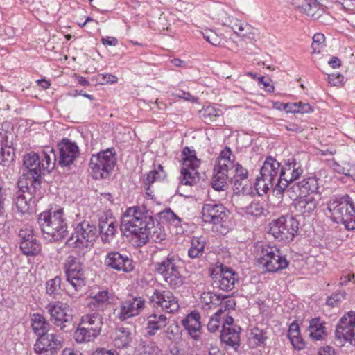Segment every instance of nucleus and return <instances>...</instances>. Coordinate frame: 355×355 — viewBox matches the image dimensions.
Instances as JSON below:
<instances>
[{"mask_svg":"<svg viewBox=\"0 0 355 355\" xmlns=\"http://www.w3.org/2000/svg\"><path fill=\"white\" fill-rule=\"evenodd\" d=\"M121 230L126 237H130L137 247L144 245L149 240L159 243L166 234L153 212L144 206L128 208L123 214Z\"/></svg>","mask_w":355,"mask_h":355,"instance_id":"obj_1","label":"nucleus"},{"mask_svg":"<svg viewBox=\"0 0 355 355\" xmlns=\"http://www.w3.org/2000/svg\"><path fill=\"white\" fill-rule=\"evenodd\" d=\"M56 161L55 150L49 146H46L40 154L28 153L23 159L24 166L31 176L32 182L38 184L42 174H44L45 171L51 172L54 168Z\"/></svg>","mask_w":355,"mask_h":355,"instance_id":"obj_2","label":"nucleus"},{"mask_svg":"<svg viewBox=\"0 0 355 355\" xmlns=\"http://www.w3.org/2000/svg\"><path fill=\"white\" fill-rule=\"evenodd\" d=\"M37 223L44 238L49 241H58L67 236V224L62 208L41 213Z\"/></svg>","mask_w":355,"mask_h":355,"instance_id":"obj_3","label":"nucleus"},{"mask_svg":"<svg viewBox=\"0 0 355 355\" xmlns=\"http://www.w3.org/2000/svg\"><path fill=\"white\" fill-rule=\"evenodd\" d=\"M329 217L336 223H342L348 230H355V205L349 195L334 197L327 203Z\"/></svg>","mask_w":355,"mask_h":355,"instance_id":"obj_4","label":"nucleus"},{"mask_svg":"<svg viewBox=\"0 0 355 355\" xmlns=\"http://www.w3.org/2000/svg\"><path fill=\"white\" fill-rule=\"evenodd\" d=\"M230 211L222 204L205 202L201 210V218L205 223L212 225L213 230L225 234L229 230Z\"/></svg>","mask_w":355,"mask_h":355,"instance_id":"obj_5","label":"nucleus"},{"mask_svg":"<svg viewBox=\"0 0 355 355\" xmlns=\"http://www.w3.org/2000/svg\"><path fill=\"white\" fill-rule=\"evenodd\" d=\"M281 164L274 157L268 156L260 169L254 188L259 196L266 194L270 189L275 190V184L280 181Z\"/></svg>","mask_w":355,"mask_h":355,"instance_id":"obj_6","label":"nucleus"},{"mask_svg":"<svg viewBox=\"0 0 355 355\" xmlns=\"http://www.w3.org/2000/svg\"><path fill=\"white\" fill-rule=\"evenodd\" d=\"M181 263V259L178 255L168 254L155 264L156 272L172 288H178L184 283V277L180 272Z\"/></svg>","mask_w":355,"mask_h":355,"instance_id":"obj_7","label":"nucleus"},{"mask_svg":"<svg viewBox=\"0 0 355 355\" xmlns=\"http://www.w3.org/2000/svg\"><path fill=\"white\" fill-rule=\"evenodd\" d=\"M116 164V155L114 148H107L92 155L89 162V170L94 179L108 177Z\"/></svg>","mask_w":355,"mask_h":355,"instance_id":"obj_8","label":"nucleus"},{"mask_svg":"<svg viewBox=\"0 0 355 355\" xmlns=\"http://www.w3.org/2000/svg\"><path fill=\"white\" fill-rule=\"evenodd\" d=\"M269 233L276 239L289 243L293 241L299 230V222L291 215L282 216L270 223Z\"/></svg>","mask_w":355,"mask_h":355,"instance_id":"obj_9","label":"nucleus"},{"mask_svg":"<svg viewBox=\"0 0 355 355\" xmlns=\"http://www.w3.org/2000/svg\"><path fill=\"white\" fill-rule=\"evenodd\" d=\"M97 238V228L89 221L78 223L66 244L73 248L84 249L92 246Z\"/></svg>","mask_w":355,"mask_h":355,"instance_id":"obj_10","label":"nucleus"},{"mask_svg":"<svg viewBox=\"0 0 355 355\" xmlns=\"http://www.w3.org/2000/svg\"><path fill=\"white\" fill-rule=\"evenodd\" d=\"M209 273L215 287L228 292L234 290L239 284V274L232 268L221 263H216L209 269Z\"/></svg>","mask_w":355,"mask_h":355,"instance_id":"obj_11","label":"nucleus"},{"mask_svg":"<svg viewBox=\"0 0 355 355\" xmlns=\"http://www.w3.org/2000/svg\"><path fill=\"white\" fill-rule=\"evenodd\" d=\"M259 265L268 272H275L287 268L288 261L277 246L263 245L261 246Z\"/></svg>","mask_w":355,"mask_h":355,"instance_id":"obj_12","label":"nucleus"},{"mask_svg":"<svg viewBox=\"0 0 355 355\" xmlns=\"http://www.w3.org/2000/svg\"><path fill=\"white\" fill-rule=\"evenodd\" d=\"M182 164L180 182L183 185H193L198 180V168L200 160L189 147H185L182 151Z\"/></svg>","mask_w":355,"mask_h":355,"instance_id":"obj_13","label":"nucleus"},{"mask_svg":"<svg viewBox=\"0 0 355 355\" xmlns=\"http://www.w3.org/2000/svg\"><path fill=\"white\" fill-rule=\"evenodd\" d=\"M64 271L67 281L76 291H80L86 284L83 265L80 258L69 255L64 263Z\"/></svg>","mask_w":355,"mask_h":355,"instance_id":"obj_14","label":"nucleus"},{"mask_svg":"<svg viewBox=\"0 0 355 355\" xmlns=\"http://www.w3.org/2000/svg\"><path fill=\"white\" fill-rule=\"evenodd\" d=\"M304 170L301 164L294 158L288 159L283 166H281L280 181L277 182L275 191L277 194H282L291 182L298 179Z\"/></svg>","mask_w":355,"mask_h":355,"instance_id":"obj_15","label":"nucleus"},{"mask_svg":"<svg viewBox=\"0 0 355 355\" xmlns=\"http://www.w3.org/2000/svg\"><path fill=\"white\" fill-rule=\"evenodd\" d=\"M149 300L153 307L168 313H175L180 309L178 297L168 290L155 289Z\"/></svg>","mask_w":355,"mask_h":355,"instance_id":"obj_16","label":"nucleus"},{"mask_svg":"<svg viewBox=\"0 0 355 355\" xmlns=\"http://www.w3.org/2000/svg\"><path fill=\"white\" fill-rule=\"evenodd\" d=\"M230 178L234 193L236 195L248 196L252 193V183L249 180V172L240 163L236 162Z\"/></svg>","mask_w":355,"mask_h":355,"instance_id":"obj_17","label":"nucleus"},{"mask_svg":"<svg viewBox=\"0 0 355 355\" xmlns=\"http://www.w3.org/2000/svg\"><path fill=\"white\" fill-rule=\"evenodd\" d=\"M46 309L51 316V320L61 329L65 327V323H69L72 320L71 309L67 304L60 301H55L49 303Z\"/></svg>","mask_w":355,"mask_h":355,"instance_id":"obj_18","label":"nucleus"},{"mask_svg":"<svg viewBox=\"0 0 355 355\" xmlns=\"http://www.w3.org/2000/svg\"><path fill=\"white\" fill-rule=\"evenodd\" d=\"M104 263L112 270L125 273L132 272L135 268L132 259L119 251L109 252L105 257Z\"/></svg>","mask_w":355,"mask_h":355,"instance_id":"obj_19","label":"nucleus"},{"mask_svg":"<svg viewBox=\"0 0 355 355\" xmlns=\"http://www.w3.org/2000/svg\"><path fill=\"white\" fill-rule=\"evenodd\" d=\"M62 347L59 336L55 334H49L38 337L35 345L34 351L37 355H55Z\"/></svg>","mask_w":355,"mask_h":355,"instance_id":"obj_20","label":"nucleus"},{"mask_svg":"<svg viewBox=\"0 0 355 355\" xmlns=\"http://www.w3.org/2000/svg\"><path fill=\"white\" fill-rule=\"evenodd\" d=\"M59 150L58 164L62 166H68L72 164L78 157L79 149L75 142L67 138H64L58 144Z\"/></svg>","mask_w":355,"mask_h":355,"instance_id":"obj_21","label":"nucleus"},{"mask_svg":"<svg viewBox=\"0 0 355 355\" xmlns=\"http://www.w3.org/2000/svg\"><path fill=\"white\" fill-rule=\"evenodd\" d=\"M145 301L142 297H131L122 302L117 316L121 320H125L139 314L144 307Z\"/></svg>","mask_w":355,"mask_h":355,"instance_id":"obj_22","label":"nucleus"},{"mask_svg":"<svg viewBox=\"0 0 355 355\" xmlns=\"http://www.w3.org/2000/svg\"><path fill=\"white\" fill-rule=\"evenodd\" d=\"M318 194H307L300 196L293 201L295 211L303 216H309L318 205Z\"/></svg>","mask_w":355,"mask_h":355,"instance_id":"obj_23","label":"nucleus"},{"mask_svg":"<svg viewBox=\"0 0 355 355\" xmlns=\"http://www.w3.org/2000/svg\"><path fill=\"white\" fill-rule=\"evenodd\" d=\"M100 235L103 243H110L116 233V223L112 217H101L98 223Z\"/></svg>","mask_w":355,"mask_h":355,"instance_id":"obj_24","label":"nucleus"},{"mask_svg":"<svg viewBox=\"0 0 355 355\" xmlns=\"http://www.w3.org/2000/svg\"><path fill=\"white\" fill-rule=\"evenodd\" d=\"M199 313L193 311L182 321V324L192 338L198 340L201 335L202 325Z\"/></svg>","mask_w":355,"mask_h":355,"instance_id":"obj_25","label":"nucleus"},{"mask_svg":"<svg viewBox=\"0 0 355 355\" xmlns=\"http://www.w3.org/2000/svg\"><path fill=\"white\" fill-rule=\"evenodd\" d=\"M240 327H226L222 329L220 333L221 341L232 347L235 350L240 346Z\"/></svg>","mask_w":355,"mask_h":355,"instance_id":"obj_26","label":"nucleus"},{"mask_svg":"<svg viewBox=\"0 0 355 355\" xmlns=\"http://www.w3.org/2000/svg\"><path fill=\"white\" fill-rule=\"evenodd\" d=\"M168 323V318L161 313H153L147 318V334L154 336L157 331L164 329Z\"/></svg>","mask_w":355,"mask_h":355,"instance_id":"obj_27","label":"nucleus"},{"mask_svg":"<svg viewBox=\"0 0 355 355\" xmlns=\"http://www.w3.org/2000/svg\"><path fill=\"white\" fill-rule=\"evenodd\" d=\"M235 157L230 147L226 146L223 150L220 151L218 157L216 160L215 168L220 169L225 172L229 171L230 168L234 169Z\"/></svg>","mask_w":355,"mask_h":355,"instance_id":"obj_28","label":"nucleus"},{"mask_svg":"<svg viewBox=\"0 0 355 355\" xmlns=\"http://www.w3.org/2000/svg\"><path fill=\"white\" fill-rule=\"evenodd\" d=\"M325 322L320 318H315L310 320L309 331V336L313 340H322L327 336Z\"/></svg>","mask_w":355,"mask_h":355,"instance_id":"obj_29","label":"nucleus"},{"mask_svg":"<svg viewBox=\"0 0 355 355\" xmlns=\"http://www.w3.org/2000/svg\"><path fill=\"white\" fill-rule=\"evenodd\" d=\"M33 332L39 337L48 334L49 324L46 318L40 313H33L31 318Z\"/></svg>","mask_w":355,"mask_h":355,"instance_id":"obj_30","label":"nucleus"},{"mask_svg":"<svg viewBox=\"0 0 355 355\" xmlns=\"http://www.w3.org/2000/svg\"><path fill=\"white\" fill-rule=\"evenodd\" d=\"M131 332L129 329L121 327L115 330L113 344L115 347L119 349H123L126 347L130 343Z\"/></svg>","mask_w":355,"mask_h":355,"instance_id":"obj_31","label":"nucleus"},{"mask_svg":"<svg viewBox=\"0 0 355 355\" xmlns=\"http://www.w3.org/2000/svg\"><path fill=\"white\" fill-rule=\"evenodd\" d=\"M80 322L85 325L93 330L98 334H100L102 326L101 315L98 313H88L82 316Z\"/></svg>","mask_w":355,"mask_h":355,"instance_id":"obj_32","label":"nucleus"},{"mask_svg":"<svg viewBox=\"0 0 355 355\" xmlns=\"http://www.w3.org/2000/svg\"><path fill=\"white\" fill-rule=\"evenodd\" d=\"M98 335L97 333L83 325L82 322H80L78 328L74 332V338L77 343H83L93 340Z\"/></svg>","mask_w":355,"mask_h":355,"instance_id":"obj_33","label":"nucleus"},{"mask_svg":"<svg viewBox=\"0 0 355 355\" xmlns=\"http://www.w3.org/2000/svg\"><path fill=\"white\" fill-rule=\"evenodd\" d=\"M200 117L206 123L216 121V118L223 114V111L215 105H207L202 107L199 112Z\"/></svg>","mask_w":355,"mask_h":355,"instance_id":"obj_34","label":"nucleus"},{"mask_svg":"<svg viewBox=\"0 0 355 355\" xmlns=\"http://www.w3.org/2000/svg\"><path fill=\"white\" fill-rule=\"evenodd\" d=\"M205 241L202 237L194 236L191 241V247L188 255L191 259L200 257L205 250Z\"/></svg>","mask_w":355,"mask_h":355,"instance_id":"obj_35","label":"nucleus"},{"mask_svg":"<svg viewBox=\"0 0 355 355\" xmlns=\"http://www.w3.org/2000/svg\"><path fill=\"white\" fill-rule=\"evenodd\" d=\"M108 299L109 293L107 291H99L92 297L89 306L97 311H103L109 304Z\"/></svg>","mask_w":355,"mask_h":355,"instance_id":"obj_36","label":"nucleus"},{"mask_svg":"<svg viewBox=\"0 0 355 355\" xmlns=\"http://www.w3.org/2000/svg\"><path fill=\"white\" fill-rule=\"evenodd\" d=\"M227 172L214 168V174L211 181L213 189L216 191H224L227 187Z\"/></svg>","mask_w":355,"mask_h":355,"instance_id":"obj_37","label":"nucleus"},{"mask_svg":"<svg viewBox=\"0 0 355 355\" xmlns=\"http://www.w3.org/2000/svg\"><path fill=\"white\" fill-rule=\"evenodd\" d=\"M297 187L300 190L301 194H318L316 193L318 188V182L313 177H309L299 182Z\"/></svg>","mask_w":355,"mask_h":355,"instance_id":"obj_38","label":"nucleus"},{"mask_svg":"<svg viewBox=\"0 0 355 355\" xmlns=\"http://www.w3.org/2000/svg\"><path fill=\"white\" fill-rule=\"evenodd\" d=\"M201 302L207 309H216L223 304V299L219 295L212 292H205L201 295Z\"/></svg>","mask_w":355,"mask_h":355,"instance_id":"obj_39","label":"nucleus"},{"mask_svg":"<svg viewBox=\"0 0 355 355\" xmlns=\"http://www.w3.org/2000/svg\"><path fill=\"white\" fill-rule=\"evenodd\" d=\"M354 336V329H345L342 327L336 326L335 330V338L342 345L346 342L352 343Z\"/></svg>","mask_w":355,"mask_h":355,"instance_id":"obj_40","label":"nucleus"},{"mask_svg":"<svg viewBox=\"0 0 355 355\" xmlns=\"http://www.w3.org/2000/svg\"><path fill=\"white\" fill-rule=\"evenodd\" d=\"M20 248L26 255H35L40 251V244L36 237L20 242Z\"/></svg>","mask_w":355,"mask_h":355,"instance_id":"obj_41","label":"nucleus"},{"mask_svg":"<svg viewBox=\"0 0 355 355\" xmlns=\"http://www.w3.org/2000/svg\"><path fill=\"white\" fill-rule=\"evenodd\" d=\"M61 282L62 279L58 276L47 281L46 284V293L53 298H57L58 297L60 296Z\"/></svg>","mask_w":355,"mask_h":355,"instance_id":"obj_42","label":"nucleus"},{"mask_svg":"<svg viewBox=\"0 0 355 355\" xmlns=\"http://www.w3.org/2000/svg\"><path fill=\"white\" fill-rule=\"evenodd\" d=\"M15 203L19 212L26 214L29 211L31 205V198L28 199L25 194L17 193Z\"/></svg>","mask_w":355,"mask_h":355,"instance_id":"obj_43","label":"nucleus"},{"mask_svg":"<svg viewBox=\"0 0 355 355\" xmlns=\"http://www.w3.org/2000/svg\"><path fill=\"white\" fill-rule=\"evenodd\" d=\"M231 23L232 28L236 34L244 36L250 33L251 26L248 23L238 19L232 21Z\"/></svg>","mask_w":355,"mask_h":355,"instance_id":"obj_44","label":"nucleus"},{"mask_svg":"<svg viewBox=\"0 0 355 355\" xmlns=\"http://www.w3.org/2000/svg\"><path fill=\"white\" fill-rule=\"evenodd\" d=\"M15 159L14 149L10 146H2L0 148V164L7 165Z\"/></svg>","mask_w":355,"mask_h":355,"instance_id":"obj_45","label":"nucleus"},{"mask_svg":"<svg viewBox=\"0 0 355 355\" xmlns=\"http://www.w3.org/2000/svg\"><path fill=\"white\" fill-rule=\"evenodd\" d=\"M161 218L175 226H178L181 222V218L178 216L171 209H166L160 213Z\"/></svg>","mask_w":355,"mask_h":355,"instance_id":"obj_46","label":"nucleus"},{"mask_svg":"<svg viewBox=\"0 0 355 355\" xmlns=\"http://www.w3.org/2000/svg\"><path fill=\"white\" fill-rule=\"evenodd\" d=\"M245 212L251 216H260L264 214L265 209L261 203L259 202H252L245 207Z\"/></svg>","mask_w":355,"mask_h":355,"instance_id":"obj_47","label":"nucleus"},{"mask_svg":"<svg viewBox=\"0 0 355 355\" xmlns=\"http://www.w3.org/2000/svg\"><path fill=\"white\" fill-rule=\"evenodd\" d=\"M337 326L344 328L354 329L355 327V312L350 311L344 315L339 321Z\"/></svg>","mask_w":355,"mask_h":355,"instance_id":"obj_48","label":"nucleus"},{"mask_svg":"<svg viewBox=\"0 0 355 355\" xmlns=\"http://www.w3.org/2000/svg\"><path fill=\"white\" fill-rule=\"evenodd\" d=\"M143 351L144 354L148 355H159L161 353L159 346L153 340H147L144 343Z\"/></svg>","mask_w":355,"mask_h":355,"instance_id":"obj_49","label":"nucleus"},{"mask_svg":"<svg viewBox=\"0 0 355 355\" xmlns=\"http://www.w3.org/2000/svg\"><path fill=\"white\" fill-rule=\"evenodd\" d=\"M222 313L223 309L220 308L214 313V316L210 318L207 324V329L209 331L215 332L218 329L220 324V318Z\"/></svg>","mask_w":355,"mask_h":355,"instance_id":"obj_50","label":"nucleus"},{"mask_svg":"<svg viewBox=\"0 0 355 355\" xmlns=\"http://www.w3.org/2000/svg\"><path fill=\"white\" fill-rule=\"evenodd\" d=\"M325 37L322 33H315L313 37L311 47L314 53H319L324 46Z\"/></svg>","mask_w":355,"mask_h":355,"instance_id":"obj_51","label":"nucleus"},{"mask_svg":"<svg viewBox=\"0 0 355 355\" xmlns=\"http://www.w3.org/2000/svg\"><path fill=\"white\" fill-rule=\"evenodd\" d=\"M203 37L211 44L214 46H219L221 43V38L216 34V32L211 30H205L202 33Z\"/></svg>","mask_w":355,"mask_h":355,"instance_id":"obj_52","label":"nucleus"},{"mask_svg":"<svg viewBox=\"0 0 355 355\" xmlns=\"http://www.w3.org/2000/svg\"><path fill=\"white\" fill-rule=\"evenodd\" d=\"M273 108L278 110H284L286 113H296V103H281L279 101L273 102Z\"/></svg>","mask_w":355,"mask_h":355,"instance_id":"obj_53","label":"nucleus"},{"mask_svg":"<svg viewBox=\"0 0 355 355\" xmlns=\"http://www.w3.org/2000/svg\"><path fill=\"white\" fill-rule=\"evenodd\" d=\"M345 292L334 293L331 296L327 298V304L332 307L337 306L338 302L345 298Z\"/></svg>","mask_w":355,"mask_h":355,"instance_id":"obj_54","label":"nucleus"},{"mask_svg":"<svg viewBox=\"0 0 355 355\" xmlns=\"http://www.w3.org/2000/svg\"><path fill=\"white\" fill-rule=\"evenodd\" d=\"M19 237L20 239V242L23 241L30 240L35 237L33 234V232L30 228H23L21 229L19 232Z\"/></svg>","mask_w":355,"mask_h":355,"instance_id":"obj_55","label":"nucleus"},{"mask_svg":"<svg viewBox=\"0 0 355 355\" xmlns=\"http://www.w3.org/2000/svg\"><path fill=\"white\" fill-rule=\"evenodd\" d=\"M332 167H333V169L338 173L343 174L347 176L351 175V172H350L351 170H350L348 164H347L345 166H341L339 164H338L337 162H334Z\"/></svg>","mask_w":355,"mask_h":355,"instance_id":"obj_56","label":"nucleus"},{"mask_svg":"<svg viewBox=\"0 0 355 355\" xmlns=\"http://www.w3.org/2000/svg\"><path fill=\"white\" fill-rule=\"evenodd\" d=\"M296 103V113H311L313 112V108L309 103H304L302 102H298Z\"/></svg>","mask_w":355,"mask_h":355,"instance_id":"obj_57","label":"nucleus"},{"mask_svg":"<svg viewBox=\"0 0 355 355\" xmlns=\"http://www.w3.org/2000/svg\"><path fill=\"white\" fill-rule=\"evenodd\" d=\"M293 347L297 350L303 349L305 347V343L304 342L301 335L289 338Z\"/></svg>","mask_w":355,"mask_h":355,"instance_id":"obj_58","label":"nucleus"},{"mask_svg":"<svg viewBox=\"0 0 355 355\" xmlns=\"http://www.w3.org/2000/svg\"><path fill=\"white\" fill-rule=\"evenodd\" d=\"M178 331H179V327L178 325H170L168 327L166 334L167 337L170 340H174L178 338Z\"/></svg>","mask_w":355,"mask_h":355,"instance_id":"obj_59","label":"nucleus"},{"mask_svg":"<svg viewBox=\"0 0 355 355\" xmlns=\"http://www.w3.org/2000/svg\"><path fill=\"white\" fill-rule=\"evenodd\" d=\"M300 335H301L300 330V327L297 324V323H296L295 322L291 323V325L289 326V328L288 330V338H294V337L298 336Z\"/></svg>","mask_w":355,"mask_h":355,"instance_id":"obj_60","label":"nucleus"},{"mask_svg":"<svg viewBox=\"0 0 355 355\" xmlns=\"http://www.w3.org/2000/svg\"><path fill=\"white\" fill-rule=\"evenodd\" d=\"M343 76L340 74H331L328 76V83L333 86H337L341 83Z\"/></svg>","mask_w":355,"mask_h":355,"instance_id":"obj_61","label":"nucleus"},{"mask_svg":"<svg viewBox=\"0 0 355 355\" xmlns=\"http://www.w3.org/2000/svg\"><path fill=\"white\" fill-rule=\"evenodd\" d=\"M270 80L261 76L259 78V84L263 86V89L268 92H273L274 87L270 84Z\"/></svg>","mask_w":355,"mask_h":355,"instance_id":"obj_62","label":"nucleus"},{"mask_svg":"<svg viewBox=\"0 0 355 355\" xmlns=\"http://www.w3.org/2000/svg\"><path fill=\"white\" fill-rule=\"evenodd\" d=\"M173 96L191 102H193L195 100V98L191 94L184 91H180L174 93Z\"/></svg>","mask_w":355,"mask_h":355,"instance_id":"obj_63","label":"nucleus"},{"mask_svg":"<svg viewBox=\"0 0 355 355\" xmlns=\"http://www.w3.org/2000/svg\"><path fill=\"white\" fill-rule=\"evenodd\" d=\"M254 340L257 341L258 344H262L266 340V338L264 336L263 333L259 329H256L252 333Z\"/></svg>","mask_w":355,"mask_h":355,"instance_id":"obj_64","label":"nucleus"}]
</instances>
